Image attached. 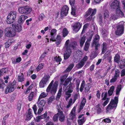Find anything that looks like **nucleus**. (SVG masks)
<instances>
[{
    "label": "nucleus",
    "mask_w": 125,
    "mask_h": 125,
    "mask_svg": "<svg viewBox=\"0 0 125 125\" xmlns=\"http://www.w3.org/2000/svg\"><path fill=\"white\" fill-rule=\"evenodd\" d=\"M99 36L97 34H96L92 43V46L95 47V51H97L100 47V44L99 43Z\"/></svg>",
    "instance_id": "4"
},
{
    "label": "nucleus",
    "mask_w": 125,
    "mask_h": 125,
    "mask_svg": "<svg viewBox=\"0 0 125 125\" xmlns=\"http://www.w3.org/2000/svg\"><path fill=\"white\" fill-rule=\"evenodd\" d=\"M47 96V94L44 92L40 94L39 97V99H41L42 98H44Z\"/></svg>",
    "instance_id": "54"
},
{
    "label": "nucleus",
    "mask_w": 125,
    "mask_h": 125,
    "mask_svg": "<svg viewBox=\"0 0 125 125\" xmlns=\"http://www.w3.org/2000/svg\"><path fill=\"white\" fill-rule=\"evenodd\" d=\"M100 105L101 104H98L95 106V108L96 112L98 114H100L102 112V109L100 106Z\"/></svg>",
    "instance_id": "25"
},
{
    "label": "nucleus",
    "mask_w": 125,
    "mask_h": 125,
    "mask_svg": "<svg viewBox=\"0 0 125 125\" xmlns=\"http://www.w3.org/2000/svg\"><path fill=\"white\" fill-rule=\"evenodd\" d=\"M28 17L26 16L22 15L20 16L18 20L19 24H22L24 22L25 20L27 19Z\"/></svg>",
    "instance_id": "18"
},
{
    "label": "nucleus",
    "mask_w": 125,
    "mask_h": 125,
    "mask_svg": "<svg viewBox=\"0 0 125 125\" xmlns=\"http://www.w3.org/2000/svg\"><path fill=\"white\" fill-rule=\"evenodd\" d=\"M116 28L115 31V34L117 35L120 36L124 33V27L123 24H119L117 26Z\"/></svg>",
    "instance_id": "8"
},
{
    "label": "nucleus",
    "mask_w": 125,
    "mask_h": 125,
    "mask_svg": "<svg viewBox=\"0 0 125 125\" xmlns=\"http://www.w3.org/2000/svg\"><path fill=\"white\" fill-rule=\"evenodd\" d=\"M9 115V114H7L5 116L3 119L2 122L3 123V122H4L5 123L4 125H5V120H6L7 118Z\"/></svg>",
    "instance_id": "62"
},
{
    "label": "nucleus",
    "mask_w": 125,
    "mask_h": 125,
    "mask_svg": "<svg viewBox=\"0 0 125 125\" xmlns=\"http://www.w3.org/2000/svg\"><path fill=\"white\" fill-rule=\"evenodd\" d=\"M74 66V64L73 63L71 64L65 70V72H69L73 68Z\"/></svg>",
    "instance_id": "30"
},
{
    "label": "nucleus",
    "mask_w": 125,
    "mask_h": 125,
    "mask_svg": "<svg viewBox=\"0 0 125 125\" xmlns=\"http://www.w3.org/2000/svg\"><path fill=\"white\" fill-rule=\"evenodd\" d=\"M85 86L84 81H82L81 84V87L80 88V91L82 92Z\"/></svg>",
    "instance_id": "50"
},
{
    "label": "nucleus",
    "mask_w": 125,
    "mask_h": 125,
    "mask_svg": "<svg viewBox=\"0 0 125 125\" xmlns=\"http://www.w3.org/2000/svg\"><path fill=\"white\" fill-rule=\"evenodd\" d=\"M69 32L67 29L66 28L63 29L62 31V35L63 37H65L67 35Z\"/></svg>",
    "instance_id": "34"
},
{
    "label": "nucleus",
    "mask_w": 125,
    "mask_h": 125,
    "mask_svg": "<svg viewBox=\"0 0 125 125\" xmlns=\"http://www.w3.org/2000/svg\"><path fill=\"white\" fill-rule=\"evenodd\" d=\"M114 89V86H112L110 87L109 90L108 92V94L109 96H111L112 94Z\"/></svg>",
    "instance_id": "29"
},
{
    "label": "nucleus",
    "mask_w": 125,
    "mask_h": 125,
    "mask_svg": "<svg viewBox=\"0 0 125 125\" xmlns=\"http://www.w3.org/2000/svg\"><path fill=\"white\" fill-rule=\"evenodd\" d=\"M96 9H92L91 8H89L86 11L85 16L86 17H87L90 15L94 16L96 14Z\"/></svg>",
    "instance_id": "12"
},
{
    "label": "nucleus",
    "mask_w": 125,
    "mask_h": 125,
    "mask_svg": "<svg viewBox=\"0 0 125 125\" xmlns=\"http://www.w3.org/2000/svg\"><path fill=\"white\" fill-rule=\"evenodd\" d=\"M53 82L54 81L52 80L46 90L47 92H49L51 91V93L52 95L55 94L56 93L58 86V82L56 81L53 84L51 89Z\"/></svg>",
    "instance_id": "2"
},
{
    "label": "nucleus",
    "mask_w": 125,
    "mask_h": 125,
    "mask_svg": "<svg viewBox=\"0 0 125 125\" xmlns=\"http://www.w3.org/2000/svg\"><path fill=\"white\" fill-rule=\"evenodd\" d=\"M81 26V25L80 23L76 22L74 25L73 26V30L76 32H77L79 30Z\"/></svg>",
    "instance_id": "16"
},
{
    "label": "nucleus",
    "mask_w": 125,
    "mask_h": 125,
    "mask_svg": "<svg viewBox=\"0 0 125 125\" xmlns=\"http://www.w3.org/2000/svg\"><path fill=\"white\" fill-rule=\"evenodd\" d=\"M35 94V93L34 92H31L28 97V99L29 101H31L32 100Z\"/></svg>",
    "instance_id": "38"
},
{
    "label": "nucleus",
    "mask_w": 125,
    "mask_h": 125,
    "mask_svg": "<svg viewBox=\"0 0 125 125\" xmlns=\"http://www.w3.org/2000/svg\"><path fill=\"white\" fill-rule=\"evenodd\" d=\"M55 98L54 96H52L50 97L48 99V103L49 104H50L51 103L55 100Z\"/></svg>",
    "instance_id": "44"
},
{
    "label": "nucleus",
    "mask_w": 125,
    "mask_h": 125,
    "mask_svg": "<svg viewBox=\"0 0 125 125\" xmlns=\"http://www.w3.org/2000/svg\"><path fill=\"white\" fill-rule=\"evenodd\" d=\"M40 99L39 98L38 101L37 102L38 105L39 107H42L45 104V101L43 100H40Z\"/></svg>",
    "instance_id": "21"
},
{
    "label": "nucleus",
    "mask_w": 125,
    "mask_h": 125,
    "mask_svg": "<svg viewBox=\"0 0 125 125\" xmlns=\"http://www.w3.org/2000/svg\"><path fill=\"white\" fill-rule=\"evenodd\" d=\"M120 57L118 54H117L114 57V61L117 63H118L120 62Z\"/></svg>",
    "instance_id": "32"
},
{
    "label": "nucleus",
    "mask_w": 125,
    "mask_h": 125,
    "mask_svg": "<svg viewBox=\"0 0 125 125\" xmlns=\"http://www.w3.org/2000/svg\"><path fill=\"white\" fill-rule=\"evenodd\" d=\"M84 64V62L81 61L78 64L76 65V66L78 68H80L83 66Z\"/></svg>",
    "instance_id": "33"
},
{
    "label": "nucleus",
    "mask_w": 125,
    "mask_h": 125,
    "mask_svg": "<svg viewBox=\"0 0 125 125\" xmlns=\"http://www.w3.org/2000/svg\"><path fill=\"white\" fill-rule=\"evenodd\" d=\"M86 120V118L84 117H83L82 119L78 120V122L79 125H81L83 124L85 122Z\"/></svg>",
    "instance_id": "40"
},
{
    "label": "nucleus",
    "mask_w": 125,
    "mask_h": 125,
    "mask_svg": "<svg viewBox=\"0 0 125 125\" xmlns=\"http://www.w3.org/2000/svg\"><path fill=\"white\" fill-rule=\"evenodd\" d=\"M10 42V41H8L5 43V45L6 48H8L11 45Z\"/></svg>",
    "instance_id": "63"
},
{
    "label": "nucleus",
    "mask_w": 125,
    "mask_h": 125,
    "mask_svg": "<svg viewBox=\"0 0 125 125\" xmlns=\"http://www.w3.org/2000/svg\"><path fill=\"white\" fill-rule=\"evenodd\" d=\"M75 87V86L73 83L70 82L69 85L66 87L65 93L71 94L73 92Z\"/></svg>",
    "instance_id": "10"
},
{
    "label": "nucleus",
    "mask_w": 125,
    "mask_h": 125,
    "mask_svg": "<svg viewBox=\"0 0 125 125\" xmlns=\"http://www.w3.org/2000/svg\"><path fill=\"white\" fill-rule=\"evenodd\" d=\"M33 87V85L32 84H31L28 88L26 91V94H28L30 92V90Z\"/></svg>",
    "instance_id": "56"
},
{
    "label": "nucleus",
    "mask_w": 125,
    "mask_h": 125,
    "mask_svg": "<svg viewBox=\"0 0 125 125\" xmlns=\"http://www.w3.org/2000/svg\"><path fill=\"white\" fill-rule=\"evenodd\" d=\"M45 84H46L41 80L39 83V87L40 88L44 87V85Z\"/></svg>",
    "instance_id": "61"
},
{
    "label": "nucleus",
    "mask_w": 125,
    "mask_h": 125,
    "mask_svg": "<svg viewBox=\"0 0 125 125\" xmlns=\"http://www.w3.org/2000/svg\"><path fill=\"white\" fill-rule=\"evenodd\" d=\"M102 50V54H104L107 50V48L106 43H104L103 44Z\"/></svg>",
    "instance_id": "27"
},
{
    "label": "nucleus",
    "mask_w": 125,
    "mask_h": 125,
    "mask_svg": "<svg viewBox=\"0 0 125 125\" xmlns=\"http://www.w3.org/2000/svg\"><path fill=\"white\" fill-rule=\"evenodd\" d=\"M91 87V84L90 83H87L86 85V86L85 88V92H88V91L90 90V88Z\"/></svg>",
    "instance_id": "48"
},
{
    "label": "nucleus",
    "mask_w": 125,
    "mask_h": 125,
    "mask_svg": "<svg viewBox=\"0 0 125 125\" xmlns=\"http://www.w3.org/2000/svg\"><path fill=\"white\" fill-rule=\"evenodd\" d=\"M109 12L108 10H105L104 12V18L106 19L108 18L109 16Z\"/></svg>",
    "instance_id": "41"
},
{
    "label": "nucleus",
    "mask_w": 125,
    "mask_h": 125,
    "mask_svg": "<svg viewBox=\"0 0 125 125\" xmlns=\"http://www.w3.org/2000/svg\"><path fill=\"white\" fill-rule=\"evenodd\" d=\"M16 12L15 11L10 12L7 18L6 22L8 24L12 23L15 20Z\"/></svg>",
    "instance_id": "3"
},
{
    "label": "nucleus",
    "mask_w": 125,
    "mask_h": 125,
    "mask_svg": "<svg viewBox=\"0 0 125 125\" xmlns=\"http://www.w3.org/2000/svg\"><path fill=\"white\" fill-rule=\"evenodd\" d=\"M110 54V51H107L104 55L103 57L104 59H106L107 57L109 56Z\"/></svg>",
    "instance_id": "53"
},
{
    "label": "nucleus",
    "mask_w": 125,
    "mask_h": 125,
    "mask_svg": "<svg viewBox=\"0 0 125 125\" xmlns=\"http://www.w3.org/2000/svg\"><path fill=\"white\" fill-rule=\"evenodd\" d=\"M69 9V7L67 6H64L61 10L60 14L61 17H63L64 16L67 15L68 13Z\"/></svg>",
    "instance_id": "11"
},
{
    "label": "nucleus",
    "mask_w": 125,
    "mask_h": 125,
    "mask_svg": "<svg viewBox=\"0 0 125 125\" xmlns=\"http://www.w3.org/2000/svg\"><path fill=\"white\" fill-rule=\"evenodd\" d=\"M117 79V77L114 76V78H113L110 80V82L111 83H113L115 82L116 80Z\"/></svg>",
    "instance_id": "64"
},
{
    "label": "nucleus",
    "mask_w": 125,
    "mask_h": 125,
    "mask_svg": "<svg viewBox=\"0 0 125 125\" xmlns=\"http://www.w3.org/2000/svg\"><path fill=\"white\" fill-rule=\"evenodd\" d=\"M58 110V112L59 113L58 115L59 120L61 122H64L65 120V115L62 111L59 109Z\"/></svg>",
    "instance_id": "13"
},
{
    "label": "nucleus",
    "mask_w": 125,
    "mask_h": 125,
    "mask_svg": "<svg viewBox=\"0 0 125 125\" xmlns=\"http://www.w3.org/2000/svg\"><path fill=\"white\" fill-rule=\"evenodd\" d=\"M86 37V35L85 34H84L82 37L81 38V39L80 41V46L81 47L83 46V44L85 42Z\"/></svg>",
    "instance_id": "23"
},
{
    "label": "nucleus",
    "mask_w": 125,
    "mask_h": 125,
    "mask_svg": "<svg viewBox=\"0 0 125 125\" xmlns=\"http://www.w3.org/2000/svg\"><path fill=\"white\" fill-rule=\"evenodd\" d=\"M62 59L59 56H56L54 58V61L57 62H59V64L60 63V62L62 61Z\"/></svg>",
    "instance_id": "43"
},
{
    "label": "nucleus",
    "mask_w": 125,
    "mask_h": 125,
    "mask_svg": "<svg viewBox=\"0 0 125 125\" xmlns=\"http://www.w3.org/2000/svg\"><path fill=\"white\" fill-rule=\"evenodd\" d=\"M50 78V76L49 75H45L41 80L44 83L46 84Z\"/></svg>",
    "instance_id": "26"
},
{
    "label": "nucleus",
    "mask_w": 125,
    "mask_h": 125,
    "mask_svg": "<svg viewBox=\"0 0 125 125\" xmlns=\"http://www.w3.org/2000/svg\"><path fill=\"white\" fill-rule=\"evenodd\" d=\"M6 35L8 37H12L15 36L16 32L13 28L10 27L7 28L5 29Z\"/></svg>",
    "instance_id": "6"
},
{
    "label": "nucleus",
    "mask_w": 125,
    "mask_h": 125,
    "mask_svg": "<svg viewBox=\"0 0 125 125\" xmlns=\"http://www.w3.org/2000/svg\"><path fill=\"white\" fill-rule=\"evenodd\" d=\"M31 112V109H29L28 112L26 115V120H30L32 117L33 116Z\"/></svg>",
    "instance_id": "22"
},
{
    "label": "nucleus",
    "mask_w": 125,
    "mask_h": 125,
    "mask_svg": "<svg viewBox=\"0 0 125 125\" xmlns=\"http://www.w3.org/2000/svg\"><path fill=\"white\" fill-rule=\"evenodd\" d=\"M77 46V44L76 42L74 41H73L69 43V49L71 51H72L71 48L73 49H76Z\"/></svg>",
    "instance_id": "20"
},
{
    "label": "nucleus",
    "mask_w": 125,
    "mask_h": 125,
    "mask_svg": "<svg viewBox=\"0 0 125 125\" xmlns=\"http://www.w3.org/2000/svg\"><path fill=\"white\" fill-rule=\"evenodd\" d=\"M110 7L112 9L116 10L120 8L119 1L117 0L113 1L111 4Z\"/></svg>",
    "instance_id": "9"
},
{
    "label": "nucleus",
    "mask_w": 125,
    "mask_h": 125,
    "mask_svg": "<svg viewBox=\"0 0 125 125\" xmlns=\"http://www.w3.org/2000/svg\"><path fill=\"white\" fill-rule=\"evenodd\" d=\"M118 102V97H115L114 99H112L106 109L107 111H110L112 110L114 111L116 108Z\"/></svg>",
    "instance_id": "1"
},
{
    "label": "nucleus",
    "mask_w": 125,
    "mask_h": 125,
    "mask_svg": "<svg viewBox=\"0 0 125 125\" xmlns=\"http://www.w3.org/2000/svg\"><path fill=\"white\" fill-rule=\"evenodd\" d=\"M117 18V17L115 14L112 13L111 14L110 19L114 20H115Z\"/></svg>",
    "instance_id": "51"
},
{
    "label": "nucleus",
    "mask_w": 125,
    "mask_h": 125,
    "mask_svg": "<svg viewBox=\"0 0 125 125\" xmlns=\"http://www.w3.org/2000/svg\"><path fill=\"white\" fill-rule=\"evenodd\" d=\"M120 67L121 69L125 67V59L123 60L122 62H120Z\"/></svg>",
    "instance_id": "45"
},
{
    "label": "nucleus",
    "mask_w": 125,
    "mask_h": 125,
    "mask_svg": "<svg viewBox=\"0 0 125 125\" xmlns=\"http://www.w3.org/2000/svg\"><path fill=\"white\" fill-rule=\"evenodd\" d=\"M120 71L118 70H116L115 71V74L114 76L117 77L119 76Z\"/></svg>",
    "instance_id": "59"
},
{
    "label": "nucleus",
    "mask_w": 125,
    "mask_h": 125,
    "mask_svg": "<svg viewBox=\"0 0 125 125\" xmlns=\"http://www.w3.org/2000/svg\"><path fill=\"white\" fill-rule=\"evenodd\" d=\"M61 37L59 35H58L57 37L56 40V44L58 45H59L61 41Z\"/></svg>",
    "instance_id": "28"
},
{
    "label": "nucleus",
    "mask_w": 125,
    "mask_h": 125,
    "mask_svg": "<svg viewBox=\"0 0 125 125\" xmlns=\"http://www.w3.org/2000/svg\"><path fill=\"white\" fill-rule=\"evenodd\" d=\"M23 103L22 102L21 100H19L18 101V104H17V109L20 111V110L22 104Z\"/></svg>",
    "instance_id": "35"
},
{
    "label": "nucleus",
    "mask_w": 125,
    "mask_h": 125,
    "mask_svg": "<svg viewBox=\"0 0 125 125\" xmlns=\"http://www.w3.org/2000/svg\"><path fill=\"white\" fill-rule=\"evenodd\" d=\"M44 66V64L41 63L38 66L37 68V71H39L41 69H42Z\"/></svg>",
    "instance_id": "49"
},
{
    "label": "nucleus",
    "mask_w": 125,
    "mask_h": 125,
    "mask_svg": "<svg viewBox=\"0 0 125 125\" xmlns=\"http://www.w3.org/2000/svg\"><path fill=\"white\" fill-rule=\"evenodd\" d=\"M18 80L19 81L22 82L24 81V78H23V76L21 75L18 76Z\"/></svg>",
    "instance_id": "58"
},
{
    "label": "nucleus",
    "mask_w": 125,
    "mask_h": 125,
    "mask_svg": "<svg viewBox=\"0 0 125 125\" xmlns=\"http://www.w3.org/2000/svg\"><path fill=\"white\" fill-rule=\"evenodd\" d=\"M15 81H14L12 83H9L5 90V93L7 94L9 92H13L16 87Z\"/></svg>",
    "instance_id": "7"
},
{
    "label": "nucleus",
    "mask_w": 125,
    "mask_h": 125,
    "mask_svg": "<svg viewBox=\"0 0 125 125\" xmlns=\"http://www.w3.org/2000/svg\"><path fill=\"white\" fill-rule=\"evenodd\" d=\"M47 112H46L43 115H42L39 116L40 117V118L41 119H45L47 117Z\"/></svg>",
    "instance_id": "57"
},
{
    "label": "nucleus",
    "mask_w": 125,
    "mask_h": 125,
    "mask_svg": "<svg viewBox=\"0 0 125 125\" xmlns=\"http://www.w3.org/2000/svg\"><path fill=\"white\" fill-rule=\"evenodd\" d=\"M56 30L55 29L52 30L51 31V38L50 40L52 42L55 41H56L55 38L56 34Z\"/></svg>",
    "instance_id": "17"
},
{
    "label": "nucleus",
    "mask_w": 125,
    "mask_h": 125,
    "mask_svg": "<svg viewBox=\"0 0 125 125\" xmlns=\"http://www.w3.org/2000/svg\"><path fill=\"white\" fill-rule=\"evenodd\" d=\"M93 36V32H91V34L89 35V37L87 38V40L86 42H87L89 43L91 41L92 38Z\"/></svg>",
    "instance_id": "39"
},
{
    "label": "nucleus",
    "mask_w": 125,
    "mask_h": 125,
    "mask_svg": "<svg viewBox=\"0 0 125 125\" xmlns=\"http://www.w3.org/2000/svg\"><path fill=\"white\" fill-rule=\"evenodd\" d=\"M98 54V52L95 51L91 52L90 57V59L93 60L97 56Z\"/></svg>",
    "instance_id": "24"
},
{
    "label": "nucleus",
    "mask_w": 125,
    "mask_h": 125,
    "mask_svg": "<svg viewBox=\"0 0 125 125\" xmlns=\"http://www.w3.org/2000/svg\"><path fill=\"white\" fill-rule=\"evenodd\" d=\"M59 113L58 111V113L56 114L53 117V120L54 122H57L58 120Z\"/></svg>",
    "instance_id": "37"
},
{
    "label": "nucleus",
    "mask_w": 125,
    "mask_h": 125,
    "mask_svg": "<svg viewBox=\"0 0 125 125\" xmlns=\"http://www.w3.org/2000/svg\"><path fill=\"white\" fill-rule=\"evenodd\" d=\"M45 17L44 14L42 13H41L39 16V20L40 21H42Z\"/></svg>",
    "instance_id": "55"
},
{
    "label": "nucleus",
    "mask_w": 125,
    "mask_h": 125,
    "mask_svg": "<svg viewBox=\"0 0 125 125\" xmlns=\"http://www.w3.org/2000/svg\"><path fill=\"white\" fill-rule=\"evenodd\" d=\"M70 4L71 6L73 7L75 3V0H69Z\"/></svg>",
    "instance_id": "60"
},
{
    "label": "nucleus",
    "mask_w": 125,
    "mask_h": 125,
    "mask_svg": "<svg viewBox=\"0 0 125 125\" xmlns=\"http://www.w3.org/2000/svg\"><path fill=\"white\" fill-rule=\"evenodd\" d=\"M70 40H67L65 44V46L66 50H70L69 49V44Z\"/></svg>",
    "instance_id": "46"
},
{
    "label": "nucleus",
    "mask_w": 125,
    "mask_h": 125,
    "mask_svg": "<svg viewBox=\"0 0 125 125\" xmlns=\"http://www.w3.org/2000/svg\"><path fill=\"white\" fill-rule=\"evenodd\" d=\"M62 91V88H61L59 90L58 93L57 94V97L56 98V100H58L61 95V93Z\"/></svg>",
    "instance_id": "36"
},
{
    "label": "nucleus",
    "mask_w": 125,
    "mask_h": 125,
    "mask_svg": "<svg viewBox=\"0 0 125 125\" xmlns=\"http://www.w3.org/2000/svg\"><path fill=\"white\" fill-rule=\"evenodd\" d=\"M5 86V84L2 79H0V89H3Z\"/></svg>",
    "instance_id": "42"
},
{
    "label": "nucleus",
    "mask_w": 125,
    "mask_h": 125,
    "mask_svg": "<svg viewBox=\"0 0 125 125\" xmlns=\"http://www.w3.org/2000/svg\"><path fill=\"white\" fill-rule=\"evenodd\" d=\"M21 60V58L20 57H19L17 58L16 59V61H15L14 60V61H12V63L13 64H16L17 62L18 63L20 62Z\"/></svg>",
    "instance_id": "52"
},
{
    "label": "nucleus",
    "mask_w": 125,
    "mask_h": 125,
    "mask_svg": "<svg viewBox=\"0 0 125 125\" xmlns=\"http://www.w3.org/2000/svg\"><path fill=\"white\" fill-rule=\"evenodd\" d=\"M67 74H65L61 78V83L62 84L63 83L64 80L67 77Z\"/></svg>",
    "instance_id": "47"
},
{
    "label": "nucleus",
    "mask_w": 125,
    "mask_h": 125,
    "mask_svg": "<svg viewBox=\"0 0 125 125\" xmlns=\"http://www.w3.org/2000/svg\"><path fill=\"white\" fill-rule=\"evenodd\" d=\"M90 45V43H89L86 42L84 46V50L86 51H88L89 47Z\"/></svg>",
    "instance_id": "31"
},
{
    "label": "nucleus",
    "mask_w": 125,
    "mask_h": 125,
    "mask_svg": "<svg viewBox=\"0 0 125 125\" xmlns=\"http://www.w3.org/2000/svg\"><path fill=\"white\" fill-rule=\"evenodd\" d=\"M115 14L117 17H125L124 13L121 10L120 8L116 10Z\"/></svg>",
    "instance_id": "15"
},
{
    "label": "nucleus",
    "mask_w": 125,
    "mask_h": 125,
    "mask_svg": "<svg viewBox=\"0 0 125 125\" xmlns=\"http://www.w3.org/2000/svg\"><path fill=\"white\" fill-rule=\"evenodd\" d=\"M72 51L70 50H66L64 53V59L66 60L69 58L71 56L72 52Z\"/></svg>",
    "instance_id": "14"
},
{
    "label": "nucleus",
    "mask_w": 125,
    "mask_h": 125,
    "mask_svg": "<svg viewBox=\"0 0 125 125\" xmlns=\"http://www.w3.org/2000/svg\"><path fill=\"white\" fill-rule=\"evenodd\" d=\"M18 10L20 13L27 15L31 12L32 9L28 6H24L19 8Z\"/></svg>",
    "instance_id": "5"
},
{
    "label": "nucleus",
    "mask_w": 125,
    "mask_h": 125,
    "mask_svg": "<svg viewBox=\"0 0 125 125\" xmlns=\"http://www.w3.org/2000/svg\"><path fill=\"white\" fill-rule=\"evenodd\" d=\"M12 27L14 28L15 27V29H14L15 31L20 32L22 30V27L20 25L18 24L12 25Z\"/></svg>",
    "instance_id": "19"
}]
</instances>
